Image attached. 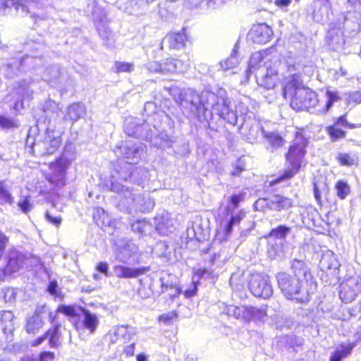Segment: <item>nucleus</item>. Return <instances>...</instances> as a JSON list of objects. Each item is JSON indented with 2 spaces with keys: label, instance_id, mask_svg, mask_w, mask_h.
<instances>
[{
  "label": "nucleus",
  "instance_id": "72a5a7b5",
  "mask_svg": "<svg viewBox=\"0 0 361 361\" xmlns=\"http://www.w3.org/2000/svg\"><path fill=\"white\" fill-rule=\"evenodd\" d=\"M61 74L62 73L60 66L57 64H55L45 69L42 78L49 83L55 84L56 82L60 78Z\"/></svg>",
  "mask_w": 361,
  "mask_h": 361
},
{
  "label": "nucleus",
  "instance_id": "79ce46f5",
  "mask_svg": "<svg viewBox=\"0 0 361 361\" xmlns=\"http://www.w3.org/2000/svg\"><path fill=\"white\" fill-rule=\"evenodd\" d=\"M340 84L343 83V86H350L354 84L355 75L353 73H349L347 70L340 67Z\"/></svg>",
  "mask_w": 361,
  "mask_h": 361
},
{
  "label": "nucleus",
  "instance_id": "cd10ccee",
  "mask_svg": "<svg viewBox=\"0 0 361 361\" xmlns=\"http://www.w3.org/2000/svg\"><path fill=\"white\" fill-rule=\"evenodd\" d=\"M8 4L14 8L16 13L20 16H25L31 13L30 9L35 4V0H7Z\"/></svg>",
  "mask_w": 361,
  "mask_h": 361
},
{
  "label": "nucleus",
  "instance_id": "4be33fe9",
  "mask_svg": "<svg viewBox=\"0 0 361 361\" xmlns=\"http://www.w3.org/2000/svg\"><path fill=\"white\" fill-rule=\"evenodd\" d=\"M187 40L184 30L178 32H173L167 35L163 39V43L166 44L171 49H180L185 45Z\"/></svg>",
  "mask_w": 361,
  "mask_h": 361
},
{
  "label": "nucleus",
  "instance_id": "6e6552de",
  "mask_svg": "<svg viewBox=\"0 0 361 361\" xmlns=\"http://www.w3.org/2000/svg\"><path fill=\"white\" fill-rule=\"evenodd\" d=\"M340 286V298L345 302L353 300L361 293V279L357 276L344 280Z\"/></svg>",
  "mask_w": 361,
  "mask_h": 361
},
{
  "label": "nucleus",
  "instance_id": "423d86ee",
  "mask_svg": "<svg viewBox=\"0 0 361 361\" xmlns=\"http://www.w3.org/2000/svg\"><path fill=\"white\" fill-rule=\"evenodd\" d=\"M248 288L257 298H269L273 293L267 274L259 272L252 273L248 277Z\"/></svg>",
  "mask_w": 361,
  "mask_h": 361
},
{
  "label": "nucleus",
  "instance_id": "e433bc0d",
  "mask_svg": "<svg viewBox=\"0 0 361 361\" xmlns=\"http://www.w3.org/2000/svg\"><path fill=\"white\" fill-rule=\"evenodd\" d=\"M238 51V47L237 44L235 45L232 53L229 58L224 61H221L219 65L221 69L224 71H228L229 69L233 68L238 64V59L237 54Z\"/></svg>",
  "mask_w": 361,
  "mask_h": 361
},
{
  "label": "nucleus",
  "instance_id": "680f3d73",
  "mask_svg": "<svg viewBox=\"0 0 361 361\" xmlns=\"http://www.w3.org/2000/svg\"><path fill=\"white\" fill-rule=\"evenodd\" d=\"M245 193L240 192L239 194H234L230 197V202L233 205V208L238 207L239 204L244 201Z\"/></svg>",
  "mask_w": 361,
  "mask_h": 361
},
{
  "label": "nucleus",
  "instance_id": "5fc2aeb1",
  "mask_svg": "<svg viewBox=\"0 0 361 361\" xmlns=\"http://www.w3.org/2000/svg\"><path fill=\"white\" fill-rule=\"evenodd\" d=\"M182 111L176 108L172 107L169 109V112L166 114V116L171 121L173 125L176 121L180 122L182 120Z\"/></svg>",
  "mask_w": 361,
  "mask_h": 361
},
{
  "label": "nucleus",
  "instance_id": "2f4dec72",
  "mask_svg": "<svg viewBox=\"0 0 361 361\" xmlns=\"http://www.w3.org/2000/svg\"><path fill=\"white\" fill-rule=\"evenodd\" d=\"M44 320L35 319L30 316L27 317L24 326L25 331L30 335H35L44 326Z\"/></svg>",
  "mask_w": 361,
  "mask_h": 361
},
{
  "label": "nucleus",
  "instance_id": "4d7b16f0",
  "mask_svg": "<svg viewBox=\"0 0 361 361\" xmlns=\"http://www.w3.org/2000/svg\"><path fill=\"white\" fill-rule=\"evenodd\" d=\"M56 312H61L66 316L72 317H75L77 315L76 310L75 307L73 305H61L57 307Z\"/></svg>",
  "mask_w": 361,
  "mask_h": 361
},
{
  "label": "nucleus",
  "instance_id": "49530a36",
  "mask_svg": "<svg viewBox=\"0 0 361 361\" xmlns=\"http://www.w3.org/2000/svg\"><path fill=\"white\" fill-rule=\"evenodd\" d=\"M18 121L6 116L4 115H0V128L4 130H9L18 127Z\"/></svg>",
  "mask_w": 361,
  "mask_h": 361
},
{
  "label": "nucleus",
  "instance_id": "f257e3e1",
  "mask_svg": "<svg viewBox=\"0 0 361 361\" xmlns=\"http://www.w3.org/2000/svg\"><path fill=\"white\" fill-rule=\"evenodd\" d=\"M278 288L288 300L304 304L311 298L312 290L317 287L314 276L301 259H294L290 264V271H279L276 274Z\"/></svg>",
  "mask_w": 361,
  "mask_h": 361
},
{
  "label": "nucleus",
  "instance_id": "a18cd8bd",
  "mask_svg": "<svg viewBox=\"0 0 361 361\" xmlns=\"http://www.w3.org/2000/svg\"><path fill=\"white\" fill-rule=\"evenodd\" d=\"M47 291L54 298L62 300L64 298V295L62 293L56 280H51L49 281L47 287Z\"/></svg>",
  "mask_w": 361,
  "mask_h": 361
},
{
  "label": "nucleus",
  "instance_id": "ddd939ff",
  "mask_svg": "<svg viewBox=\"0 0 361 361\" xmlns=\"http://www.w3.org/2000/svg\"><path fill=\"white\" fill-rule=\"evenodd\" d=\"M226 95V92L223 89H219L216 94L209 90H204L200 94V108L207 106L212 108L214 111L218 106H221V100Z\"/></svg>",
  "mask_w": 361,
  "mask_h": 361
},
{
  "label": "nucleus",
  "instance_id": "c03bdc74",
  "mask_svg": "<svg viewBox=\"0 0 361 361\" xmlns=\"http://www.w3.org/2000/svg\"><path fill=\"white\" fill-rule=\"evenodd\" d=\"M338 29L336 26L331 27L326 36V42L332 49H336L338 44Z\"/></svg>",
  "mask_w": 361,
  "mask_h": 361
},
{
  "label": "nucleus",
  "instance_id": "13d9d810",
  "mask_svg": "<svg viewBox=\"0 0 361 361\" xmlns=\"http://www.w3.org/2000/svg\"><path fill=\"white\" fill-rule=\"evenodd\" d=\"M47 306L46 304H42V305H37L33 313L30 317L35 318V319H44L43 317L47 313Z\"/></svg>",
  "mask_w": 361,
  "mask_h": 361
},
{
  "label": "nucleus",
  "instance_id": "3c124183",
  "mask_svg": "<svg viewBox=\"0 0 361 361\" xmlns=\"http://www.w3.org/2000/svg\"><path fill=\"white\" fill-rule=\"evenodd\" d=\"M357 163V157L355 155H351L347 153H340V165L353 166Z\"/></svg>",
  "mask_w": 361,
  "mask_h": 361
},
{
  "label": "nucleus",
  "instance_id": "774afa93",
  "mask_svg": "<svg viewBox=\"0 0 361 361\" xmlns=\"http://www.w3.org/2000/svg\"><path fill=\"white\" fill-rule=\"evenodd\" d=\"M95 270L99 273L104 274L106 276H109V264L106 262H99L95 266Z\"/></svg>",
  "mask_w": 361,
  "mask_h": 361
},
{
  "label": "nucleus",
  "instance_id": "0eeeda50",
  "mask_svg": "<svg viewBox=\"0 0 361 361\" xmlns=\"http://www.w3.org/2000/svg\"><path fill=\"white\" fill-rule=\"evenodd\" d=\"M62 129L51 128L50 125L47 127L44 139L42 142L35 143V147L42 151V155L54 153L61 145Z\"/></svg>",
  "mask_w": 361,
  "mask_h": 361
},
{
  "label": "nucleus",
  "instance_id": "338daca9",
  "mask_svg": "<svg viewBox=\"0 0 361 361\" xmlns=\"http://www.w3.org/2000/svg\"><path fill=\"white\" fill-rule=\"evenodd\" d=\"M147 68L152 73H162L161 63L158 61H149L147 64Z\"/></svg>",
  "mask_w": 361,
  "mask_h": 361
},
{
  "label": "nucleus",
  "instance_id": "393cba45",
  "mask_svg": "<svg viewBox=\"0 0 361 361\" xmlns=\"http://www.w3.org/2000/svg\"><path fill=\"white\" fill-rule=\"evenodd\" d=\"M267 66H269L265 61L264 52H255L250 56L247 75L249 76L250 73H256L259 68H267Z\"/></svg>",
  "mask_w": 361,
  "mask_h": 361
},
{
  "label": "nucleus",
  "instance_id": "bb28decb",
  "mask_svg": "<svg viewBox=\"0 0 361 361\" xmlns=\"http://www.w3.org/2000/svg\"><path fill=\"white\" fill-rule=\"evenodd\" d=\"M18 59L23 71L35 70L44 64L42 56L26 55L23 57H18Z\"/></svg>",
  "mask_w": 361,
  "mask_h": 361
},
{
  "label": "nucleus",
  "instance_id": "aec40b11",
  "mask_svg": "<svg viewBox=\"0 0 361 361\" xmlns=\"http://www.w3.org/2000/svg\"><path fill=\"white\" fill-rule=\"evenodd\" d=\"M314 20L319 23H324L329 20V5L328 0H317L312 13Z\"/></svg>",
  "mask_w": 361,
  "mask_h": 361
},
{
  "label": "nucleus",
  "instance_id": "864d4df0",
  "mask_svg": "<svg viewBox=\"0 0 361 361\" xmlns=\"http://www.w3.org/2000/svg\"><path fill=\"white\" fill-rule=\"evenodd\" d=\"M326 130L332 142L337 141L338 140V118L333 125L327 126Z\"/></svg>",
  "mask_w": 361,
  "mask_h": 361
},
{
  "label": "nucleus",
  "instance_id": "a878e982",
  "mask_svg": "<svg viewBox=\"0 0 361 361\" xmlns=\"http://www.w3.org/2000/svg\"><path fill=\"white\" fill-rule=\"evenodd\" d=\"M21 267V257H10L6 265L0 269V281H4L8 276L18 271Z\"/></svg>",
  "mask_w": 361,
  "mask_h": 361
},
{
  "label": "nucleus",
  "instance_id": "9b49d317",
  "mask_svg": "<svg viewBox=\"0 0 361 361\" xmlns=\"http://www.w3.org/2000/svg\"><path fill=\"white\" fill-rule=\"evenodd\" d=\"M180 106L185 110L188 109L190 114L198 112L200 94L195 90L188 88L180 90Z\"/></svg>",
  "mask_w": 361,
  "mask_h": 361
},
{
  "label": "nucleus",
  "instance_id": "f704fd0d",
  "mask_svg": "<svg viewBox=\"0 0 361 361\" xmlns=\"http://www.w3.org/2000/svg\"><path fill=\"white\" fill-rule=\"evenodd\" d=\"M214 111L207 106H202L198 109V112L192 113V115L197 116L200 122L205 121L208 127L212 130L214 128L211 126L212 121L214 119Z\"/></svg>",
  "mask_w": 361,
  "mask_h": 361
},
{
  "label": "nucleus",
  "instance_id": "2eb2a0df",
  "mask_svg": "<svg viewBox=\"0 0 361 361\" xmlns=\"http://www.w3.org/2000/svg\"><path fill=\"white\" fill-rule=\"evenodd\" d=\"M92 18L99 36L104 39H109L111 35V31L106 26L107 17L105 10L102 8H96L92 11Z\"/></svg>",
  "mask_w": 361,
  "mask_h": 361
},
{
  "label": "nucleus",
  "instance_id": "a19ab883",
  "mask_svg": "<svg viewBox=\"0 0 361 361\" xmlns=\"http://www.w3.org/2000/svg\"><path fill=\"white\" fill-rule=\"evenodd\" d=\"M271 203L274 207V209L276 211L288 209L293 206L292 200L283 196H277L276 200Z\"/></svg>",
  "mask_w": 361,
  "mask_h": 361
},
{
  "label": "nucleus",
  "instance_id": "4468645a",
  "mask_svg": "<svg viewBox=\"0 0 361 361\" xmlns=\"http://www.w3.org/2000/svg\"><path fill=\"white\" fill-rule=\"evenodd\" d=\"M226 95V92L223 89H219L216 94L209 90H204L200 94V108L207 106L212 108L214 111L218 106H221V100Z\"/></svg>",
  "mask_w": 361,
  "mask_h": 361
},
{
  "label": "nucleus",
  "instance_id": "09e8293b",
  "mask_svg": "<svg viewBox=\"0 0 361 361\" xmlns=\"http://www.w3.org/2000/svg\"><path fill=\"white\" fill-rule=\"evenodd\" d=\"M262 128H264L260 126L257 123L252 126L249 129L248 133L245 135L247 142L253 143L257 138L259 131L260 130L262 132Z\"/></svg>",
  "mask_w": 361,
  "mask_h": 361
},
{
  "label": "nucleus",
  "instance_id": "de8ad7c7",
  "mask_svg": "<svg viewBox=\"0 0 361 361\" xmlns=\"http://www.w3.org/2000/svg\"><path fill=\"white\" fill-rule=\"evenodd\" d=\"M178 314L176 310H173L168 313L160 314L157 320L159 322H162L164 324L169 325L173 324L177 320Z\"/></svg>",
  "mask_w": 361,
  "mask_h": 361
},
{
  "label": "nucleus",
  "instance_id": "58836bf2",
  "mask_svg": "<svg viewBox=\"0 0 361 361\" xmlns=\"http://www.w3.org/2000/svg\"><path fill=\"white\" fill-rule=\"evenodd\" d=\"M137 130L140 131L142 134H147V135H149L147 137H137V138L145 139L147 140H151L157 130L156 126L153 125L152 127L148 121H143L142 123L140 122Z\"/></svg>",
  "mask_w": 361,
  "mask_h": 361
},
{
  "label": "nucleus",
  "instance_id": "8fccbe9b",
  "mask_svg": "<svg viewBox=\"0 0 361 361\" xmlns=\"http://www.w3.org/2000/svg\"><path fill=\"white\" fill-rule=\"evenodd\" d=\"M326 102L325 104V107L323 109V112L326 113L330 110L334 103L338 99V96L337 92H334L332 91L327 90L326 92Z\"/></svg>",
  "mask_w": 361,
  "mask_h": 361
},
{
  "label": "nucleus",
  "instance_id": "7c9ffc66",
  "mask_svg": "<svg viewBox=\"0 0 361 361\" xmlns=\"http://www.w3.org/2000/svg\"><path fill=\"white\" fill-rule=\"evenodd\" d=\"M262 135L273 149L282 147L284 140L276 131H267L262 128Z\"/></svg>",
  "mask_w": 361,
  "mask_h": 361
},
{
  "label": "nucleus",
  "instance_id": "0e129e2a",
  "mask_svg": "<svg viewBox=\"0 0 361 361\" xmlns=\"http://www.w3.org/2000/svg\"><path fill=\"white\" fill-rule=\"evenodd\" d=\"M341 349L340 350V360L342 357H345L350 354L353 348L355 346V343H346L342 344Z\"/></svg>",
  "mask_w": 361,
  "mask_h": 361
},
{
  "label": "nucleus",
  "instance_id": "f8f14e48",
  "mask_svg": "<svg viewBox=\"0 0 361 361\" xmlns=\"http://www.w3.org/2000/svg\"><path fill=\"white\" fill-rule=\"evenodd\" d=\"M272 35V30L265 23L254 25L248 33L249 39L256 44H266Z\"/></svg>",
  "mask_w": 361,
  "mask_h": 361
},
{
  "label": "nucleus",
  "instance_id": "603ef678",
  "mask_svg": "<svg viewBox=\"0 0 361 361\" xmlns=\"http://www.w3.org/2000/svg\"><path fill=\"white\" fill-rule=\"evenodd\" d=\"M13 202V199L11 194L0 184V204H11Z\"/></svg>",
  "mask_w": 361,
  "mask_h": 361
},
{
  "label": "nucleus",
  "instance_id": "39448f33",
  "mask_svg": "<svg viewBox=\"0 0 361 361\" xmlns=\"http://www.w3.org/2000/svg\"><path fill=\"white\" fill-rule=\"evenodd\" d=\"M146 152L145 145L133 141H125L114 150L118 157L124 159L130 164H138L145 157Z\"/></svg>",
  "mask_w": 361,
  "mask_h": 361
},
{
  "label": "nucleus",
  "instance_id": "dca6fc26",
  "mask_svg": "<svg viewBox=\"0 0 361 361\" xmlns=\"http://www.w3.org/2000/svg\"><path fill=\"white\" fill-rule=\"evenodd\" d=\"M230 100L227 96H224L221 100V106H218L214 113L218 115L219 118L223 119L227 123L235 125L238 118L236 111L230 108Z\"/></svg>",
  "mask_w": 361,
  "mask_h": 361
},
{
  "label": "nucleus",
  "instance_id": "f03ea898",
  "mask_svg": "<svg viewBox=\"0 0 361 361\" xmlns=\"http://www.w3.org/2000/svg\"><path fill=\"white\" fill-rule=\"evenodd\" d=\"M283 94L286 99H290V106L296 111L308 110L318 103L316 92L304 87L300 75L297 73L287 78Z\"/></svg>",
  "mask_w": 361,
  "mask_h": 361
},
{
  "label": "nucleus",
  "instance_id": "c756f323",
  "mask_svg": "<svg viewBox=\"0 0 361 361\" xmlns=\"http://www.w3.org/2000/svg\"><path fill=\"white\" fill-rule=\"evenodd\" d=\"M20 71H22V68L20 67L18 57L11 59L10 61L3 64L0 68V72L8 78H13Z\"/></svg>",
  "mask_w": 361,
  "mask_h": 361
},
{
  "label": "nucleus",
  "instance_id": "a211bd4d",
  "mask_svg": "<svg viewBox=\"0 0 361 361\" xmlns=\"http://www.w3.org/2000/svg\"><path fill=\"white\" fill-rule=\"evenodd\" d=\"M86 115V106L80 102H74L70 104L66 110L64 120H68L72 123L83 118Z\"/></svg>",
  "mask_w": 361,
  "mask_h": 361
},
{
  "label": "nucleus",
  "instance_id": "6e6d98bb",
  "mask_svg": "<svg viewBox=\"0 0 361 361\" xmlns=\"http://www.w3.org/2000/svg\"><path fill=\"white\" fill-rule=\"evenodd\" d=\"M133 64L127 62L116 61L114 65V68L116 73H130L133 71Z\"/></svg>",
  "mask_w": 361,
  "mask_h": 361
},
{
  "label": "nucleus",
  "instance_id": "e2e57ef3",
  "mask_svg": "<svg viewBox=\"0 0 361 361\" xmlns=\"http://www.w3.org/2000/svg\"><path fill=\"white\" fill-rule=\"evenodd\" d=\"M8 242V237L0 230V257H1L4 253Z\"/></svg>",
  "mask_w": 361,
  "mask_h": 361
},
{
  "label": "nucleus",
  "instance_id": "69168bd1",
  "mask_svg": "<svg viewBox=\"0 0 361 361\" xmlns=\"http://www.w3.org/2000/svg\"><path fill=\"white\" fill-rule=\"evenodd\" d=\"M348 102L354 104L361 103V91H355L350 92L348 97Z\"/></svg>",
  "mask_w": 361,
  "mask_h": 361
},
{
  "label": "nucleus",
  "instance_id": "4c0bfd02",
  "mask_svg": "<svg viewBox=\"0 0 361 361\" xmlns=\"http://www.w3.org/2000/svg\"><path fill=\"white\" fill-rule=\"evenodd\" d=\"M290 231V228H289L288 226H286V225H279L276 228H272L267 235H264V238L283 239L286 237Z\"/></svg>",
  "mask_w": 361,
  "mask_h": 361
},
{
  "label": "nucleus",
  "instance_id": "1a4fd4ad",
  "mask_svg": "<svg viewBox=\"0 0 361 361\" xmlns=\"http://www.w3.org/2000/svg\"><path fill=\"white\" fill-rule=\"evenodd\" d=\"M235 314L237 318H240L245 322L261 320L267 315V306L263 305L261 307L252 306L238 307L235 310Z\"/></svg>",
  "mask_w": 361,
  "mask_h": 361
},
{
  "label": "nucleus",
  "instance_id": "6ab92c4d",
  "mask_svg": "<svg viewBox=\"0 0 361 361\" xmlns=\"http://www.w3.org/2000/svg\"><path fill=\"white\" fill-rule=\"evenodd\" d=\"M149 267H142L139 268H131L123 265H117L114 267L116 275L118 278H136L149 271Z\"/></svg>",
  "mask_w": 361,
  "mask_h": 361
},
{
  "label": "nucleus",
  "instance_id": "412c9836",
  "mask_svg": "<svg viewBox=\"0 0 361 361\" xmlns=\"http://www.w3.org/2000/svg\"><path fill=\"white\" fill-rule=\"evenodd\" d=\"M60 329L61 324H55L44 331V336L50 348L56 349L61 345L62 335Z\"/></svg>",
  "mask_w": 361,
  "mask_h": 361
},
{
  "label": "nucleus",
  "instance_id": "c9c22d12",
  "mask_svg": "<svg viewBox=\"0 0 361 361\" xmlns=\"http://www.w3.org/2000/svg\"><path fill=\"white\" fill-rule=\"evenodd\" d=\"M245 217V213L243 211H240L235 215L231 216L228 223L224 227V240H226L231 234L233 231V226L234 225L240 224V221Z\"/></svg>",
  "mask_w": 361,
  "mask_h": 361
},
{
  "label": "nucleus",
  "instance_id": "f3484780",
  "mask_svg": "<svg viewBox=\"0 0 361 361\" xmlns=\"http://www.w3.org/2000/svg\"><path fill=\"white\" fill-rule=\"evenodd\" d=\"M71 163V159L66 156L65 153H63L61 157L50 163L49 169L53 178H57L56 180H62Z\"/></svg>",
  "mask_w": 361,
  "mask_h": 361
},
{
  "label": "nucleus",
  "instance_id": "37998d69",
  "mask_svg": "<svg viewBox=\"0 0 361 361\" xmlns=\"http://www.w3.org/2000/svg\"><path fill=\"white\" fill-rule=\"evenodd\" d=\"M204 276L214 279L217 278L218 276L214 274L213 270L203 267L195 269L192 271V278H196L198 281Z\"/></svg>",
  "mask_w": 361,
  "mask_h": 361
},
{
  "label": "nucleus",
  "instance_id": "052dcab7",
  "mask_svg": "<svg viewBox=\"0 0 361 361\" xmlns=\"http://www.w3.org/2000/svg\"><path fill=\"white\" fill-rule=\"evenodd\" d=\"M200 282L198 281H192V286L184 290L183 295L187 298H190L197 295L198 290V285Z\"/></svg>",
  "mask_w": 361,
  "mask_h": 361
},
{
  "label": "nucleus",
  "instance_id": "5701e85b",
  "mask_svg": "<svg viewBox=\"0 0 361 361\" xmlns=\"http://www.w3.org/2000/svg\"><path fill=\"white\" fill-rule=\"evenodd\" d=\"M92 219L94 222L102 228L115 224V220L111 219L109 214L101 207L93 209Z\"/></svg>",
  "mask_w": 361,
  "mask_h": 361
},
{
  "label": "nucleus",
  "instance_id": "c85d7f7f",
  "mask_svg": "<svg viewBox=\"0 0 361 361\" xmlns=\"http://www.w3.org/2000/svg\"><path fill=\"white\" fill-rule=\"evenodd\" d=\"M140 120L137 118H128L126 119L123 126V130L126 135L130 137L137 138V137H147V134H142L139 131L138 127Z\"/></svg>",
  "mask_w": 361,
  "mask_h": 361
},
{
  "label": "nucleus",
  "instance_id": "bf43d9fd",
  "mask_svg": "<svg viewBox=\"0 0 361 361\" xmlns=\"http://www.w3.org/2000/svg\"><path fill=\"white\" fill-rule=\"evenodd\" d=\"M56 359V355L53 351L50 350H42L41 351L37 357V361H54Z\"/></svg>",
  "mask_w": 361,
  "mask_h": 361
},
{
  "label": "nucleus",
  "instance_id": "ea45409f",
  "mask_svg": "<svg viewBox=\"0 0 361 361\" xmlns=\"http://www.w3.org/2000/svg\"><path fill=\"white\" fill-rule=\"evenodd\" d=\"M171 219L167 217H161L156 224V229L161 235H168L171 233V228H173Z\"/></svg>",
  "mask_w": 361,
  "mask_h": 361
},
{
  "label": "nucleus",
  "instance_id": "b1692460",
  "mask_svg": "<svg viewBox=\"0 0 361 361\" xmlns=\"http://www.w3.org/2000/svg\"><path fill=\"white\" fill-rule=\"evenodd\" d=\"M162 74L168 73H183L188 68V64L183 61L175 59H167L161 63Z\"/></svg>",
  "mask_w": 361,
  "mask_h": 361
},
{
  "label": "nucleus",
  "instance_id": "20e7f679",
  "mask_svg": "<svg viewBox=\"0 0 361 361\" xmlns=\"http://www.w3.org/2000/svg\"><path fill=\"white\" fill-rule=\"evenodd\" d=\"M307 145V140L302 133H297L293 144L290 145L286 156L288 166L283 173L274 180H284L292 178L298 172L306 152Z\"/></svg>",
  "mask_w": 361,
  "mask_h": 361
},
{
  "label": "nucleus",
  "instance_id": "473e14b6",
  "mask_svg": "<svg viewBox=\"0 0 361 361\" xmlns=\"http://www.w3.org/2000/svg\"><path fill=\"white\" fill-rule=\"evenodd\" d=\"M82 312L84 316L83 325L85 328L88 329L90 333H94L99 324L97 316L85 308L82 309Z\"/></svg>",
  "mask_w": 361,
  "mask_h": 361
},
{
  "label": "nucleus",
  "instance_id": "7ed1b4c3",
  "mask_svg": "<svg viewBox=\"0 0 361 361\" xmlns=\"http://www.w3.org/2000/svg\"><path fill=\"white\" fill-rule=\"evenodd\" d=\"M342 27L343 50L344 54H357L360 50L358 44L357 33L361 26V14L349 10L343 16Z\"/></svg>",
  "mask_w": 361,
  "mask_h": 361
},
{
  "label": "nucleus",
  "instance_id": "9d476101",
  "mask_svg": "<svg viewBox=\"0 0 361 361\" xmlns=\"http://www.w3.org/2000/svg\"><path fill=\"white\" fill-rule=\"evenodd\" d=\"M255 77L257 83L267 90L274 88L279 80L278 71L272 66L259 68L255 73Z\"/></svg>",
  "mask_w": 361,
  "mask_h": 361
}]
</instances>
